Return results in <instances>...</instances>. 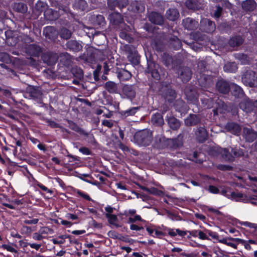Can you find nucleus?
Returning a JSON list of instances; mask_svg holds the SVG:
<instances>
[{
	"mask_svg": "<svg viewBox=\"0 0 257 257\" xmlns=\"http://www.w3.org/2000/svg\"><path fill=\"white\" fill-rule=\"evenodd\" d=\"M243 40L240 36H235L231 38L228 41L229 45L232 47L238 46L242 44Z\"/></svg>",
	"mask_w": 257,
	"mask_h": 257,
	"instance_id": "obj_31",
	"label": "nucleus"
},
{
	"mask_svg": "<svg viewBox=\"0 0 257 257\" xmlns=\"http://www.w3.org/2000/svg\"><path fill=\"white\" fill-rule=\"evenodd\" d=\"M43 34L46 38L54 40L57 37L58 33L53 27L48 26L44 28Z\"/></svg>",
	"mask_w": 257,
	"mask_h": 257,
	"instance_id": "obj_9",
	"label": "nucleus"
},
{
	"mask_svg": "<svg viewBox=\"0 0 257 257\" xmlns=\"http://www.w3.org/2000/svg\"><path fill=\"white\" fill-rule=\"evenodd\" d=\"M1 248L6 249L9 251L11 252H16L17 250L11 245L9 244H2L1 245Z\"/></svg>",
	"mask_w": 257,
	"mask_h": 257,
	"instance_id": "obj_55",
	"label": "nucleus"
},
{
	"mask_svg": "<svg viewBox=\"0 0 257 257\" xmlns=\"http://www.w3.org/2000/svg\"><path fill=\"white\" fill-rule=\"evenodd\" d=\"M196 135L197 136V140L200 142H204L207 138V132L205 128L203 127L198 128L197 131L196 133Z\"/></svg>",
	"mask_w": 257,
	"mask_h": 257,
	"instance_id": "obj_21",
	"label": "nucleus"
},
{
	"mask_svg": "<svg viewBox=\"0 0 257 257\" xmlns=\"http://www.w3.org/2000/svg\"><path fill=\"white\" fill-rule=\"evenodd\" d=\"M176 98V92L172 89H168L165 93V99L169 102L172 101Z\"/></svg>",
	"mask_w": 257,
	"mask_h": 257,
	"instance_id": "obj_39",
	"label": "nucleus"
},
{
	"mask_svg": "<svg viewBox=\"0 0 257 257\" xmlns=\"http://www.w3.org/2000/svg\"><path fill=\"white\" fill-rule=\"evenodd\" d=\"M152 133L149 130H143L137 133L134 136L136 143L140 146H148L152 141Z\"/></svg>",
	"mask_w": 257,
	"mask_h": 257,
	"instance_id": "obj_1",
	"label": "nucleus"
},
{
	"mask_svg": "<svg viewBox=\"0 0 257 257\" xmlns=\"http://www.w3.org/2000/svg\"><path fill=\"white\" fill-rule=\"evenodd\" d=\"M231 152L233 153L234 158L242 156L244 154L243 150L240 148H231Z\"/></svg>",
	"mask_w": 257,
	"mask_h": 257,
	"instance_id": "obj_48",
	"label": "nucleus"
},
{
	"mask_svg": "<svg viewBox=\"0 0 257 257\" xmlns=\"http://www.w3.org/2000/svg\"><path fill=\"white\" fill-rule=\"evenodd\" d=\"M137 221H143V220L142 219L141 217L139 215H136L134 217H130L128 219V223H134Z\"/></svg>",
	"mask_w": 257,
	"mask_h": 257,
	"instance_id": "obj_56",
	"label": "nucleus"
},
{
	"mask_svg": "<svg viewBox=\"0 0 257 257\" xmlns=\"http://www.w3.org/2000/svg\"><path fill=\"white\" fill-rule=\"evenodd\" d=\"M149 19L152 23L159 25H162L164 22L163 16L156 12L151 13L149 15Z\"/></svg>",
	"mask_w": 257,
	"mask_h": 257,
	"instance_id": "obj_12",
	"label": "nucleus"
},
{
	"mask_svg": "<svg viewBox=\"0 0 257 257\" xmlns=\"http://www.w3.org/2000/svg\"><path fill=\"white\" fill-rule=\"evenodd\" d=\"M225 129L230 133L238 136L241 131L240 126L234 122H229L225 125Z\"/></svg>",
	"mask_w": 257,
	"mask_h": 257,
	"instance_id": "obj_11",
	"label": "nucleus"
},
{
	"mask_svg": "<svg viewBox=\"0 0 257 257\" xmlns=\"http://www.w3.org/2000/svg\"><path fill=\"white\" fill-rule=\"evenodd\" d=\"M105 88L110 93H116L117 86L116 83L112 81H108L105 84Z\"/></svg>",
	"mask_w": 257,
	"mask_h": 257,
	"instance_id": "obj_30",
	"label": "nucleus"
},
{
	"mask_svg": "<svg viewBox=\"0 0 257 257\" xmlns=\"http://www.w3.org/2000/svg\"><path fill=\"white\" fill-rule=\"evenodd\" d=\"M206 230L205 229L204 231H201L199 230V233H198V237L202 240H208L209 238L207 236V233L206 232Z\"/></svg>",
	"mask_w": 257,
	"mask_h": 257,
	"instance_id": "obj_53",
	"label": "nucleus"
},
{
	"mask_svg": "<svg viewBox=\"0 0 257 257\" xmlns=\"http://www.w3.org/2000/svg\"><path fill=\"white\" fill-rule=\"evenodd\" d=\"M232 93L235 96L240 97L243 95V92L242 88L235 84H232L231 86Z\"/></svg>",
	"mask_w": 257,
	"mask_h": 257,
	"instance_id": "obj_29",
	"label": "nucleus"
},
{
	"mask_svg": "<svg viewBox=\"0 0 257 257\" xmlns=\"http://www.w3.org/2000/svg\"><path fill=\"white\" fill-rule=\"evenodd\" d=\"M38 187L41 188L43 191L46 192L47 193H48L50 194L51 195L53 193V191L51 189H48L47 187L45 186L44 185L39 184L38 185Z\"/></svg>",
	"mask_w": 257,
	"mask_h": 257,
	"instance_id": "obj_64",
	"label": "nucleus"
},
{
	"mask_svg": "<svg viewBox=\"0 0 257 257\" xmlns=\"http://www.w3.org/2000/svg\"><path fill=\"white\" fill-rule=\"evenodd\" d=\"M66 46L67 49L76 52L81 50L82 48L81 45L75 40L68 41L66 44Z\"/></svg>",
	"mask_w": 257,
	"mask_h": 257,
	"instance_id": "obj_16",
	"label": "nucleus"
},
{
	"mask_svg": "<svg viewBox=\"0 0 257 257\" xmlns=\"http://www.w3.org/2000/svg\"><path fill=\"white\" fill-rule=\"evenodd\" d=\"M60 61L65 62L64 60H69L70 58V56L67 53H61L59 57Z\"/></svg>",
	"mask_w": 257,
	"mask_h": 257,
	"instance_id": "obj_59",
	"label": "nucleus"
},
{
	"mask_svg": "<svg viewBox=\"0 0 257 257\" xmlns=\"http://www.w3.org/2000/svg\"><path fill=\"white\" fill-rule=\"evenodd\" d=\"M224 70L227 72H234L237 69V65L234 62L226 63L223 67Z\"/></svg>",
	"mask_w": 257,
	"mask_h": 257,
	"instance_id": "obj_33",
	"label": "nucleus"
},
{
	"mask_svg": "<svg viewBox=\"0 0 257 257\" xmlns=\"http://www.w3.org/2000/svg\"><path fill=\"white\" fill-rule=\"evenodd\" d=\"M139 109L138 107H133L125 110H121L119 113L121 117L124 119L128 116L134 115Z\"/></svg>",
	"mask_w": 257,
	"mask_h": 257,
	"instance_id": "obj_18",
	"label": "nucleus"
},
{
	"mask_svg": "<svg viewBox=\"0 0 257 257\" xmlns=\"http://www.w3.org/2000/svg\"><path fill=\"white\" fill-rule=\"evenodd\" d=\"M242 135L245 139L249 142H253L256 138V134L249 127H244L242 130Z\"/></svg>",
	"mask_w": 257,
	"mask_h": 257,
	"instance_id": "obj_8",
	"label": "nucleus"
},
{
	"mask_svg": "<svg viewBox=\"0 0 257 257\" xmlns=\"http://www.w3.org/2000/svg\"><path fill=\"white\" fill-rule=\"evenodd\" d=\"M68 237H69V236H68V235H62L59 236L58 237V238L60 239V240L56 239V238H53L52 239H51V241L55 244H61L64 243L65 239L67 238Z\"/></svg>",
	"mask_w": 257,
	"mask_h": 257,
	"instance_id": "obj_47",
	"label": "nucleus"
},
{
	"mask_svg": "<svg viewBox=\"0 0 257 257\" xmlns=\"http://www.w3.org/2000/svg\"><path fill=\"white\" fill-rule=\"evenodd\" d=\"M166 144L168 147L171 149H176L182 146V142L178 139H168Z\"/></svg>",
	"mask_w": 257,
	"mask_h": 257,
	"instance_id": "obj_27",
	"label": "nucleus"
},
{
	"mask_svg": "<svg viewBox=\"0 0 257 257\" xmlns=\"http://www.w3.org/2000/svg\"><path fill=\"white\" fill-rule=\"evenodd\" d=\"M166 16L170 21H175L179 16V13L176 9H170L166 12Z\"/></svg>",
	"mask_w": 257,
	"mask_h": 257,
	"instance_id": "obj_23",
	"label": "nucleus"
},
{
	"mask_svg": "<svg viewBox=\"0 0 257 257\" xmlns=\"http://www.w3.org/2000/svg\"><path fill=\"white\" fill-rule=\"evenodd\" d=\"M95 22L99 26H103L105 23L104 18L102 15H97Z\"/></svg>",
	"mask_w": 257,
	"mask_h": 257,
	"instance_id": "obj_52",
	"label": "nucleus"
},
{
	"mask_svg": "<svg viewBox=\"0 0 257 257\" xmlns=\"http://www.w3.org/2000/svg\"><path fill=\"white\" fill-rule=\"evenodd\" d=\"M224 160L229 162L234 161V156L229 152L227 149H221L219 151Z\"/></svg>",
	"mask_w": 257,
	"mask_h": 257,
	"instance_id": "obj_25",
	"label": "nucleus"
},
{
	"mask_svg": "<svg viewBox=\"0 0 257 257\" xmlns=\"http://www.w3.org/2000/svg\"><path fill=\"white\" fill-rule=\"evenodd\" d=\"M133 7H135L134 12L136 13H142L145 11V7L143 4L140 2H136L133 4Z\"/></svg>",
	"mask_w": 257,
	"mask_h": 257,
	"instance_id": "obj_41",
	"label": "nucleus"
},
{
	"mask_svg": "<svg viewBox=\"0 0 257 257\" xmlns=\"http://www.w3.org/2000/svg\"><path fill=\"white\" fill-rule=\"evenodd\" d=\"M27 92L29 94L30 96L33 98H37L41 95L40 91L33 87H29L27 89Z\"/></svg>",
	"mask_w": 257,
	"mask_h": 257,
	"instance_id": "obj_37",
	"label": "nucleus"
},
{
	"mask_svg": "<svg viewBox=\"0 0 257 257\" xmlns=\"http://www.w3.org/2000/svg\"><path fill=\"white\" fill-rule=\"evenodd\" d=\"M72 71L75 77L79 79L83 77V73L82 69L77 68H73Z\"/></svg>",
	"mask_w": 257,
	"mask_h": 257,
	"instance_id": "obj_49",
	"label": "nucleus"
},
{
	"mask_svg": "<svg viewBox=\"0 0 257 257\" xmlns=\"http://www.w3.org/2000/svg\"><path fill=\"white\" fill-rule=\"evenodd\" d=\"M242 81L246 86L257 87V73L251 70L246 71L242 76Z\"/></svg>",
	"mask_w": 257,
	"mask_h": 257,
	"instance_id": "obj_3",
	"label": "nucleus"
},
{
	"mask_svg": "<svg viewBox=\"0 0 257 257\" xmlns=\"http://www.w3.org/2000/svg\"><path fill=\"white\" fill-rule=\"evenodd\" d=\"M105 216L108 219V222L110 224L113 225L117 227L120 226L118 224L116 223L117 217L116 215L110 213H106Z\"/></svg>",
	"mask_w": 257,
	"mask_h": 257,
	"instance_id": "obj_38",
	"label": "nucleus"
},
{
	"mask_svg": "<svg viewBox=\"0 0 257 257\" xmlns=\"http://www.w3.org/2000/svg\"><path fill=\"white\" fill-rule=\"evenodd\" d=\"M217 90L222 93H227L230 89L228 83L223 80H220L216 83Z\"/></svg>",
	"mask_w": 257,
	"mask_h": 257,
	"instance_id": "obj_14",
	"label": "nucleus"
},
{
	"mask_svg": "<svg viewBox=\"0 0 257 257\" xmlns=\"http://www.w3.org/2000/svg\"><path fill=\"white\" fill-rule=\"evenodd\" d=\"M185 93L187 99L192 103H195L197 101V96L194 91H189L188 88L185 90Z\"/></svg>",
	"mask_w": 257,
	"mask_h": 257,
	"instance_id": "obj_28",
	"label": "nucleus"
},
{
	"mask_svg": "<svg viewBox=\"0 0 257 257\" xmlns=\"http://www.w3.org/2000/svg\"><path fill=\"white\" fill-rule=\"evenodd\" d=\"M152 122L156 126H162L164 122L163 116L159 113H156L152 115Z\"/></svg>",
	"mask_w": 257,
	"mask_h": 257,
	"instance_id": "obj_22",
	"label": "nucleus"
},
{
	"mask_svg": "<svg viewBox=\"0 0 257 257\" xmlns=\"http://www.w3.org/2000/svg\"><path fill=\"white\" fill-rule=\"evenodd\" d=\"M167 122L171 128L174 130H177L180 126L179 121L174 116H167Z\"/></svg>",
	"mask_w": 257,
	"mask_h": 257,
	"instance_id": "obj_19",
	"label": "nucleus"
},
{
	"mask_svg": "<svg viewBox=\"0 0 257 257\" xmlns=\"http://www.w3.org/2000/svg\"><path fill=\"white\" fill-rule=\"evenodd\" d=\"M160 69L158 64L154 63V62H150L148 63V68L146 70L149 73H151L152 77L159 80L160 78L159 69Z\"/></svg>",
	"mask_w": 257,
	"mask_h": 257,
	"instance_id": "obj_5",
	"label": "nucleus"
},
{
	"mask_svg": "<svg viewBox=\"0 0 257 257\" xmlns=\"http://www.w3.org/2000/svg\"><path fill=\"white\" fill-rule=\"evenodd\" d=\"M127 4L128 0H116L112 2L110 1H108V5L111 10H113L115 7L121 9L125 7Z\"/></svg>",
	"mask_w": 257,
	"mask_h": 257,
	"instance_id": "obj_13",
	"label": "nucleus"
},
{
	"mask_svg": "<svg viewBox=\"0 0 257 257\" xmlns=\"http://www.w3.org/2000/svg\"><path fill=\"white\" fill-rule=\"evenodd\" d=\"M144 190H145V191H146L147 192H148L151 194H155V195L159 194L158 190L155 188H147L145 187L144 188Z\"/></svg>",
	"mask_w": 257,
	"mask_h": 257,
	"instance_id": "obj_62",
	"label": "nucleus"
},
{
	"mask_svg": "<svg viewBox=\"0 0 257 257\" xmlns=\"http://www.w3.org/2000/svg\"><path fill=\"white\" fill-rule=\"evenodd\" d=\"M102 124L105 126H107L108 128H111L113 125V122L111 120L105 119L102 121Z\"/></svg>",
	"mask_w": 257,
	"mask_h": 257,
	"instance_id": "obj_60",
	"label": "nucleus"
},
{
	"mask_svg": "<svg viewBox=\"0 0 257 257\" xmlns=\"http://www.w3.org/2000/svg\"><path fill=\"white\" fill-rule=\"evenodd\" d=\"M197 67L198 69L197 71L200 73V77L198 78V82L200 85L204 87H207L213 83L212 77L208 76H206L205 75H201V73L204 71L205 69V63L204 61H200L198 62Z\"/></svg>",
	"mask_w": 257,
	"mask_h": 257,
	"instance_id": "obj_2",
	"label": "nucleus"
},
{
	"mask_svg": "<svg viewBox=\"0 0 257 257\" xmlns=\"http://www.w3.org/2000/svg\"><path fill=\"white\" fill-rule=\"evenodd\" d=\"M162 60L166 66L169 67L172 63V57L167 53H164L162 56Z\"/></svg>",
	"mask_w": 257,
	"mask_h": 257,
	"instance_id": "obj_44",
	"label": "nucleus"
},
{
	"mask_svg": "<svg viewBox=\"0 0 257 257\" xmlns=\"http://www.w3.org/2000/svg\"><path fill=\"white\" fill-rule=\"evenodd\" d=\"M108 19L110 22L113 24L117 25L123 21L121 15L118 13H112L109 15Z\"/></svg>",
	"mask_w": 257,
	"mask_h": 257,
	"instance_id": "obj_24",
	"label": "nucleus"
},
{
	"mask_svg": "<svg viewBox=\"0 0 257 257\" xmlns=\"http://www.w3.org/2000/svg\"><path fill=\"white\" fill-rule=\"evenodd\" d=\"M117 76L121 80H127L131 78L132 74L129 71L122 69L118 72Z\"/></svg>",
	"mask_w": 257,
	"mask_h": 257,
	"instance_id": "obj_32",
	"label": "nucleus"
},
{
	"mask_svg": "<svg viewBox=\"0 0 257 257\" xmlns=\"http://www.w3.org/2000/svg\"><path fill=\"white\" fill-rule=\"evenodd\" d=\"M230 239L233 240V241H236L238 242L241 243L243 244L247 250H251L252 249L251 246L250 244L247 242V240H245L240 238H231Z\"/></svg>",
	"mask_w": 257,
	"mask_h": 257,
	"instance_id": "obj_46",
	"label": "nucleus"
},
{
	"mask_svg": "<svg viewBox=\"0 0 257 257\" xmlns=\"http://www.w3.org/2000/svg\"><path fill=\"white\" fill-rule=\"evenodd\" d=\"M232 196L237 201H242L244 202H248L249 199L241 193H232Z\"/></svg>",
	"mask_w": 257,
	"mask_h": 257,
	"instance_id": "obj_35",
	"label": "nucleus"
},
{
	"mask_svg": "<svg viewBox=\"0 0 257 257\" xmlns=\"http://www.w3.org/2000/svg\"><path fill=\"white\" fill-rule=\"evenodd\" d=\"M182 24L184 28L187 30H194L198 27V22L190 18L183 20Z\"/></svg>",
	"mask_w": 257,
	"mask_h": 257,
	"instance_id": "obj_10",
	"label": "nucleus"
},
{
	"mask_svg": "<svg viewBox=\"0 0 257 257\" xmlns=\"http://www.w3.org/2000/svg\"><path fill=\"white\" fill-rule=\"evenodd\" d=\"M234 57L241 64H247L249 61L247 56L244 54L237 53L234 54Z\"/></svg>",
	"mask_w": 257,
	"mask_h": 257,
	"instance_id": "obj_34",
	"label": "nucleus"
},
{
	"mask_svg": "<svg viewBox=\"0 0 257 257\" xmlns=\"http://www.w3.org/2000/svg\"><path fill=\"white\" fill-rule=\"evenodd\" d=\"M61 38L64 39H68L71 36V32L66 28H62L60 32Z\"/></svg>",
	"mask_w": 257,
	"mask_h": 257,
	"instance_id": "obj_43",
	"label": "nucleus"
},
{
	"mask_svg": "<svg viewBox=\"0 0 257 257\" xmlns=\"http://www.w3.org/2000/svg\"><path fill=\"white\" fill-rule=\"evenodd\" d=\"M200 121L199 117L195 114H190L185 119V123L187 126L195 125Z\"/></svg>",
	"mask_w": 257,
	"mask_h": 257,
	"instance_id": "obj_20",
	"label": "nucleus"
},
{
	"mask_svg": "<svg viewBox=\"0 0 257 257\" xmlns=\"http://www.w3.org/2000/svg\"><path fill=\"white\" fill-rule=\"evenodd\" d=\"M186 6L191 10H196L200 8L197 0H187L186 2Z\"/></svg>",
	"mask_w": 257,
	"mask_h": 257,
	"instance_id": "obj_40",
	"label": "nucleus"
},
{
	"mask_svg": "<svg viewBox=\"0 0 257 257\" xmlns=\"http://www.w3.org/2000/svg\"><path fill=\"white\" fill-rule=\"evenodd\" d=\"M241 224L245 226L249 227L250 228L257 229V224L255 223H253L247 221H244L241 223Z\"/></svg>",
	"mask_w": 257,
	"mask_h": 257,
	"instance_id": "obj_61",
	"label": "nucleus"
},
{
	"mask_svg": "<svg viewBox=\"0 0 257 257\" xmlns=\"http://www.w3.org/2000/svg\"><path fill=\"white\" fill-rule=\"evenodd\" d=\"M76 5H79V8L83 10L86 7L87 4L84 0H77L75 3Z\"/></svg>",
	"mask_w": 257,
	"mask_h": 257,
	"instance_id": "obj_58",
	"label": "nucleus"
},
{
	"mask_svg": "<svg viewBox=\"0 0 257 257\" xmlns=\"http://www.w3.org/2000/svg\"><path fill=\"white\" fill-rule=\"evenodd\" d=\"M42 59L43 62L48 65H53L57 61L58 56L56 53L50 52L44 54Z\"/></svg>",
	"mask_w": 257,
	"mask_h": 257,
	"instance_id": "obj_7",
	"label": "nucleus"
},
{
	"mask_svg": "<svg viewBox=\"0 0 257 257\" xmlns=\"http://www.w3.org/2000/svg\"><path fill=\"white\" fill-rule=\"evenodd\" d=\"M52 14V16H50L49 17L47 18L48 20H53L56 19L57 17V12L53 11L52 9H48L44 12V15L47 18V15Z\"/></svg>",
	"mask_w": 257,
	"mask_h": 257,
	"instance_id": "obj_45",
	"label": "nucleus"
},
{
	"mask_svg": "<svg viewBox=\"0 0 257 257\" xmlns=\"http://www.w3.org/2000/svg\"><path fill=\"white\" fill-rule=\"evenodd\" d=\"M76 193L79 196L81 197L82 198H84V199L88 200V201L91 200V199L89 197V196L87 194L85 193V192L78 190L76 191Z\"/></svg>",
	"mask_w": 257,
	"mask_h": 257,
	"instance_id": "obj_54",
	"label": "nucleus"
},
{
	"mask_svg": "<svg viewBox=\"0 0 257 257\" xmlns=\"http://www.w3.org/2000/svg\"><path fill=\"white\" fill-rule=\"evenodd\" d=\"M14 9L18 12L25 13L27 11L28 8L26 4L22 3H18L15 4Z\"/></svg>",
	"mask_w": 257,
	"mask_h": 257,
	"instance_id": "obj_36",
	"label": "nucleus"
},
{
	"mask_svg": "<svg viewBox=\"0 0 257 257\" xmlns=\"http://www.w3.org/2000/svg\"><path fill=\"white\" fill-rule=\"evenodd\" d=\"M171 44L175 49H179L181 47V42L177 38H174Z\"/></svg>",
	"mask_w": 257,
	"mask_h": 257,
	"instance_id": "obj_51",
	"label": "nucleus"
},
{
	"mask_svg": "<svg viewBox=\"0 0 257 257\" xmlns=\"http://www.w3.org/2000/svg\"><path fill=\"white\" fill-rule=\"evenodd\" d=\"M46 7L47 5L45 3L39 1L36 4L35 9L39 12H42L46 9Z\"/></svg>",
	"mask_w": 257,
	"mask_h": 257,
	"instance_id": "obj_50",
	"label": "nucleus"
},
{
	"mask_svg": "<svg viewBox=\"0 0 257 257\" xmlns=\"http://www.w3.org/2000/svg\"><path fill=\"white\" fill-rule=\"evenodd\" d=\"M192 72L188 67H184L181 69L180 78L183 82L188 81L191 78Z\"/></svg>",
	"mask_w": 257,
	"mask_h": 257,
	"instance_id": "obj_17",
	"label": "nucleus"
},
{
	"mask_svg": "<svg viewBox=\"0 0 257 257\" xmlns=\"http://www.w3.org/2000/svg\"><path fill=\"white\" fill-rule=\"evenodd\" d=\"M122 92L123 94L129 98L134 97L136 94L134 87L131 85H125L123 87Z\"/></svg>",
	"mask_w": 257,
	"mask_h": 257,
	"instance_id": "obj_15",
	"label": "nucleus"
},
{
	"mask_svg": "<svg viewBox=\"0 0 257 257\" xmlns=\"http://www.w3.org/2000/svg\"><path fill=\"white\" fill-rule=\"evenodd\" d=\"M256 3L254 0H246L242 4V8L245 11H251L255 8Z\"/></svg>",
	"mask_w": 257,
	"mask_h": 257,
	"instance_id": "obj_26",
	"label": "nucleus"
},
{
	"mask_svg": "<svg viewBox=\"0 0 257 257\" xmlns=\"http://www.w3.org/2000/svg\"><path fill=\"white\" fill-rule=\"evenodd\" d=\"M201 30L206 33H212L215 29L214 22L208 19H202L200 22V28Z\"/></svg>",
	"mask_w": 257,
	"mask_h": 257,
	"instance_id": "obj_4",
	"label": "nucleus"
},
{
	"mask_svg": "<svg viewBox=\"0 0 257 257\" xmlns=\"http://www.w3.org/2000/svg\"><path fill=\"white\" fill-rule=\"evenodd\" d=\"M25 50V52L31 56H37L42 52L41 48L34 44L26 45Z\"/></svg>",
	"mask_w": 257,
	"mask_h": 257,
	"instance_id": "obj_6",
	"label": "nucleus"
},
{
	"mask_svg": "<svg viewBox=\"0 0 257 257\" xmlns=\"http://www.w3.org/2000/svg\"><path fill=\"white\" fill-rule=\"evenodd\" d=\"M222 11V9L219 7L217 6L216 8V10L214 13V17L215 19H218L221 14Z\"/></svg>",
	"mask_w": 257,
	"mask_h": 257,
	"instance_id": "obj_57",
	"label": "nucleus"
},
{
	"mask_svg": "<svg viewBox=\"0 0 257 257\" xmlns=\"http://www.w3.org/2000/svg\"><path fill=\"white\" fill-rule=\"evenodd\" d=\"M206 232L207 233V235L211 236L212 238L215 239H218V234H217V233L207 229L206 230Z\"/></svg>",
	"mask_w": 257,
	"mask_h": 257,
	"instance_id": "obj_63",
	"label": "nucleus"
},
{
	"mask_svg": "<svg viewBox=\"0 0 257 257\" xmlns=\"http://www.w3.org/2000/svg\"><path fill=\"white\" fill-rule=\"evenodd\" d=\"M231 238L232 237L228 238H224L223 239L219 240V242L221 243H222L223 244H226L228 246H231L234 248L236 249L237 244H235L233 242H234V241L237 242V241H233V240L230 239V238Z\"/></svg>",
	"mask_w": 257,
	"mask_h": 257,
	"instance_id": "obj_42",
	"label": "nucleus"
}]
</instances>
